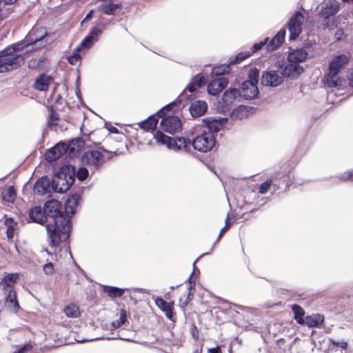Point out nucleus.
I'll use <instances>...</instances> for the list:
<instances>
[{
    "label": "nucleus",
    "instance_id": "1",
    "mask_svg": "<svg viewBox=\"0 0 353 353\" xmlns=\"http://www.w3.org/2000/svg\"><path fill=\"white\" fill-rule=\"evenodd\" d=\"M43 208L46 217L53 218V223L46 225L49 245L59 246L69 239L72 228L70 217L62 211V204L57 200L48 201Z\"/></svg>",
    "mask_w": 353,
    "mask_h": 353
},
{
    "label": "nucleus",
    "instance_id": "2",
    "mask_svg": "<svg viewBox=\"0 0 353 353\" xmlns=\"http://www.w3.org/2000/svg\"><path fill=\"white\" fill-rule=\"evenodd\" d=\"M26 48V43H17L0 51V73L19 68L24 63V56L19 53Z\"/></svg>",
    "mask_w": 353,
    "mask_h": 353
},
{
    "label": "nucleus",
    "instance_id": "3",
    "mask_svg": "<svg viewBox=\"0 0 353 353\" xmlns=\"http://www.w3.org/2000/svg\"><path fill=\"white\" fill-rule=\"evenodd\" d=\"M19 279L18 273H9L6 274L0 281V290L3 292L5 303L13 312L18 313L20 305L15 290V285Z\"/></svg>",
    "mask_w": 353,
    "mask_h": 353
},
{
    "label": "nucleus",
    "instance_id": "4",
    "mask_svg": "<svg viewBox=\"0 0 353 353\" xmlns=\"http://www.w3.org/2000/svg\"><path fill=\"white\" fill-rule=\"evenodd\" d=\"M75 181V167L71 165L61 166L52 181V188L56 192L68 191Z\"/></svg>",
    "mask_w": 353,
    "mask_h": 353
},
{
    "label": "nucleus",
    "instance_id": "5",
    "mask_svg": "<svg viewBox=\"0 0 353 353\" xmlns=\"http://www.w3.org/2000/svg\"><path fill=\"white\" fill-rule=\"evenodd\" d=\"M349 57L345 54L335 57L329 64V72L324 77L325 84L330 88H336L341 85L339 72L348 64Z\"/></svg>",
    "mask_w": 353,
    "mask_h": 353
},
{
    "label": "nucleus",
    "instance_id": "6",
    "mask_svg": "<svg viewBox=\"0 0 353 353\" xmlns=\"http://www.w3.org/2000/svg\"><path fill=\"white\" fill-rule=\"evenodd\" d=\"M112 152L103 148L90 149L85 151L81 156V162L83 165L94 170L99 169L106 161L112 158Z\"/></svg>",
    "mask_w": 353,
    "mask_h": 353
},
{
    "label": "nucleus",
    "instance_id": "7",
    "mask_svg": "<svg viewBox=\"0 0 353 353\" xmlns=\"http://www.w3.org/2000/svg\"><path fill=\"white\" fill-rule=\"evenodd\" d=\"M155 139L157 142L165 144L168 148L176 150L190 151L192 147V141L185 137H176L174 139L164 134L158 130L155 134Z\"/></svg>",
    "mask_w": 353,
    "mask_h": 353
},
{
    "label": "nucleus",
    "instance_id": "8",
    "mask_svg": "<svg viewBox=\"0 0 353 353\" xmlns=\"http://www.w3.org/2000/svg\"><path fill=\"white\" fill-rule=\"evenodd\" d=\"M216 138L210 132L203 131L192 140V147L195 150L201 152L210 151L214 146Z\"/></svg>",
    "mask_w": 353,
    "mask_h": 353
},
{
    "label": "nucleus",
    "instance_id": "9",
    "mask_svg": "<svg viewBox=\"0 0 353 353\" xmlns=\"http://www.w3.org/2000/svg\"><path fill=\"white\" fill-rule=\"evenodd\" d=\"M152 299L155 305L161 310L165 316L171 321L175 322L176 319V312H174V301H166L164 299L153 296Z\"/></svg>",
    "mask_w": 353,
    "mask_h": 353
},
{
    "label": "nucleus",
    "instance_id": "10",
    "mask_svg": "<svg viewBox=\"0 0 353 353\" xmlns=\"http://www.w3.org/2000/svg\"><path fill=\"white\" fill-rule=\"evenodd\" d=\"M48 35V32L45 27L38 26L36 23L35 26L29 32L25 39L21 41V43H26V48L29 46L37 43L44 39Z\"/></svg>",
    "mask_w": 353,
    "mask_h": 353
},
{
    "label": "nucleus",
    "instance_id": "11",
    "mask_svg": "<svg viewBox=\"0 0 353 353\" xmlns=\"http://www.w3.org/2000/svg\"><path fill=\"white\" fill-rule=\"evenodd\" d=\"M160 125L162 130L170 134L176 133L182 128L181 121L176 116H169L163 118Z\"/></svg>",
    "mask_w": 353,
    "mask_h": 353
},
{
    "label": "nucleus",
    "instance_id": "12",
    "mask_svg": "<svg viewBox=\"0 0 353 353\" xmlns=\"http://www.w3.org/2000/svg\"><path fill=\"white\" fill-rule=\"evenodd\" d=\"M172 105H173V104L167 105L163 109L159 111L156 114L152 115L145 121L139 123V127L145 131L155 130L159 121V119L164 115V110H170Z\"/></svg>",
    "mask_w": 353,
    "mask_h": 353
},
{
    "label": "nucleus",
    "instance_id": "13",
    "mask_svg": "<svg viewBox=\"0 0 353 353\" xmlns=\"http://www.w3.org/2000/svg\"><path fill=\"white\" fill-rule=\"evenodd\" d=\"M283 80L281 72L271 70L263 74L261 83L266 86L276 87L279 85Z\"/></svg>",
    "mask_w": 353,
    "mask_h": 353
},
{
    "label": "nucleus",
    "instance_id": "14",
    "mask_svg": "<svg viewBox=\"0 0 353 353\" xmlns=\"http://www.w3.org/2000/svg\"><path fill=\"white\" fill-rule=\"evenodd\" d=\"M68 150L69 145L68 144L63 142L58 143L46 152V159L50 162L56 161L69 152Z\"/></svg>",
    "mask_w": 353,
    "mask_h": 353
},
{
    "label": "nucleus",
    "instance_id": "15",
    "mask_svg": "<svg viewBox=\"0 0 353 353\" xmlns=\"http://www.w3.org/2000/svg\"><path fill=\"white\" fill-rule=\"evenodd\" d=\"M228 84V79L225 77H221L216 78L208 84V92L211 94L216 96L219 94Z\"/></svg>",
    "mask_w": 353,
    "mask_h": 353
},
{
    "label": "nucleus",
    "instance_id": "16",
    "mask_svg": "<svg viewBox=\"0 0 353 353\" xmlns=\"http://www.w3.org/2000/svg\"><path fill=\"white\" fill-rule=\"evenodd\" d=\"M53 81L54 79L52 76L46 73L41 74L36 78L33 84V88L36 90L46 92Z\"/></svg>",
    "mask_w": 353,
    "mask_h": 353
},
{
    "label": "nucleus",
    "instance_id": "17",
    "mask_svg": "<svg viewBox=\"0 0 353 353\" xmlns=\"http://www.w3.org/2000/svg\"><path fill=\"white\" fill-rule=\"evenodd\" d=\"M240 96L246 99H252L256 97L259 94V89L256 85L250 83V81H244L241 86Z\"/></svg>",
    "mask_w": 353,
    "mask_h": 353
},
{
    "label": "nucleus",
    "instance_id": "18",
    "mask_svg": "<svg viewBox=\"0 0 353 353\" xmlns=\"http://www.w3.org/2000/svg\"><path fill=\"white\" fill-rule=\"evenodd\" d=\"M29 219L31 221L43 225L47 221L46 214L44 210L41 206H35L31 208L29 211Z\"/></svg>",
    "mask_w": 353,
    "mask_h": 353
},
{
    "label": "nucleus",
    "instance_id": "19",
    "mask_svg": "<svg viewBox=\"0 0 353 353\" xmlns=\"http://www.w3.org/2000/svg\"><path fill=\"white\" fill-rule=\"evenodd\" d=\"M339 5L336 1H328L323 6L319 15L323 19H329L330 17L334 16L339 10Z\"/></svg>",
    "mask_w": 353,
    "mask_h": 353
},
{
    "label": "nucleus",
    "instance_id": "20",
    "mask_svg": "<svg viewBox=\"0 0 353 353\" xmlns=\"http://www.w3.org/2000/svg\"><path fill=\"white\" fill-rule=\"evenodd\" d=\"M226 121V119H216L212 117H207L203 119L204 125L208 128V132L212 134L221 130Z\"/></svg>",
    "mask_w": 353,
    "mask_h": 353
},
{
    "label": "nucleus",
    "instance_id": "21",
    "mask_svg": "<svg viewBox=\"0 0 353 353\" xmlns=\"http://www.w3.org/2000/svg\"><path fill=\"white\" fill-rule=\"evenodd\" d=\"M101 34V30L94 28L91 30L89 34L83 39V40L79 43L78 47L80 49H89L94 41H97L99 36Z\"/></svg>",
    "mask_w": 353,
    "mask_h": 353
},
{
    "label": "nucleus",
    "instance_id": "22",
    "mask_svg": "<svg viewBox=\"0 0 353 353\" xmlns=\"http://www.w3.org/2000/svg\"><path fill=\"white\" fill-rule=\"evenodd\" d=\"M303 72V68L295 63L287 64L281 72L283 77L294 79L298 77Z\"/></svg>",
    "mask_w": 353,
    "mask_h": 353
},
{
    "label": "nucleus",
    "instance_id": "23",
    "mask_svg": "<svg viewBox=\"0 0 353 353\" xmlns=\"http://www.w3.org/2000/svg\"><path fill=\"white\" fill-rule=\"evenodd\" d=\"M207 103L201 100L193 102L189 108L190 112L194 118L203 116L207 112Z\"/></svg>",
    "mask_w": 353,
    "mask_h": 353
},
{
    "label": "nucleus",
    "instance_id": "24",
    "mask_svg": "<svg viewBox=\"0 0 353 353\" xmlns=\"http://www.w3.org/2000/svg\"><path fill=\"white\" fill-rule=\"evenodd\" d=\"M285 35V30L281 29L267 44L268 51H274L283 43Z\"/></svg>",
    "mask_w": 353,
    "mask_h": 353
},
{
    "label": "nucleus",
    "instance_id": "25",
    "mask_svg": "<svg viewBox=\"0 0 353 353\" xmlns=\"http://www.w3.org/2000/svg\"><path fill=\"white\" fill-rule=\"evenodd\" d=\"M307 57V52L305 50L301 48L293 50L288 54V61L290 63H295L299 64V63L305 61Z\"/></svg>",
    "mask_w": 353,
    "mask_h": 353
},
{
    "label": "nucleus",
    "instance_id": "26",
    "mask_svg": "<svg viewBox=\"0 0 353 353\" xmlns=\"http://www.w3.org/2000/svg\"><path fill=\"white\" fill-rule=\"evenodd\" d=\"M59 120V109L57 108V101H55L49 107V115L47 121V125L50 128L56 126L58 125Z\"/></svg>",
    "mask_w": 353,
    "mask_h": 353
},
{
    "label": "nucleus",
    "instance_id": "27",
    "mask_svg": "<svg viewBox=\"0 0 353 353\" xmlns=\"http://www.w3.org/2000/svg\"><path fill=\"white\" fill-rule=\"evenodd\" d=\"M50 181L47 176L39 179L34 185V191L39 195H43L48 192Z\"/></svg>",
    "mask_w": 353,
    "mask_h": 353
},
{
    "label": "nucleus",
    "instance_id": "28",
    "mask_svg": "<svg viewBox=\"0 0 353 353\" xmlns=\"http://www.w3.org/2000/svg\"><path fill=\"white\" fill-rule=\"evenodd\" d=\"M324 321V316L320 314H313L306 316L303 321V325L310 327H316L321 325Z\"/></svg>",
    "mask_w": 353,
    "mask_h": 353
},
{
    "label": "nucleus",
    "instance_id": "29",
    "mask_svg": "<svg viewBox=\"0 0 353 353\" xmlns=\"http://www.w3.org/2000/svg\"><path fill=\"white\" fill-rule=\"evenodd\" d=\"M81 197L79 194H74L71 195L65 202V210L66 214H74L75 212V208L79 205V201Z\"/></svg>",
    "mask_w": 353,
    "mask_h": 353
},
{
    "label": "nucleus",
    "instance_id": "30",
    "mask_svg": "<svg viewBox=\"0 0 353 353\" xmlns=\"http://www.w3.org/2000/svg\"><path fill=\"white\" fill-rule=\"evenodd\" d=\"M240 93L241 91L236 88H229L224 92L222 100L225 104H230L240 95Z\"/></svg>",
    "mask_w": 353,
    "mask_h": 353
},
{
    "label": "nucleus",
    "instance_id": "31",
    "mask_svg": "<svg viewBox=\"0 0 353 353\" xmlns=\"http://www.w3.org/2000/svg\"><path fill=\"white\" fill-rule=\"evenodd\" d=\"M63 312L68 318H78L81 315L79 307L77 305L70 303L65 306Z\"/></svg>",
    "mask_w": 353,
    "mask_h": 353
},
{
    "label": "nucleus",
    "instance_id": "32",
    "mask_svg": "<svg viewBox=\"0 0 353 353\" xmlns=\"http://www.w3.org/2000/svg\"><path fill=\"white\" fill-rule=\"evenodd\" d=\"M103 292L106 293L110 298L114 299L122 296L125 293V290L117 287L104 285Z\"/></svg>",
    "mask_w": 353,
    "mask_h": 353
},
{
    "label": "nucleus",
    "instance_id": "33",
    "mask_svg": "<svg viewBox=\"0 0 353 353\" xmlns=\"http://www.w3.org/2000/svg\"><path fill=\"white\" fill-rule=\"evenodd\" d=\"M291 309L294 314V319L299 324L303 325V321L305 320V311L303 308L297 304H293L291 305Z\"/></svg>",
    "mask_w": 353,
    "mask_h": 353
},
{
    "label": "nucleus",
    "instance_id": "34",
    "mask_svg": "<svg viewBox=\"0 0 353 353\" xmlns=\"http://www.w3.org/2000/svg\"><path fill=\"white\" fill-rule=\"evenodd\" d=\"M121 3H113L103 4L101 6V10L103 12L108 15L115 14L118 13L121 10Z\"/></svg>",
    "mask_w": 353,
    "mask_h": 353
},
{
    "label": "nucleus",
    "instance_id": "35",
    "mask_svg": "<svg viewBox=\"0 0 353 353\" xmlns=\"http://www.w3.org/2000/svg\"><path fill=\"white\" fill-rule=\"evenodd\" d=\"M248 117V109L245 105H239L233 110L231 117L233 119L241 120Z\"/></svg>",
    "mask_w": 353,
    "mask_h": 353
},
{
    "label": "nucleus",
    "instance_id": "36",
    "mask_svg": "<svg viewBox=\"0 0 353 353\" xmlns=\"http://www.w3.org/2000/svg\"><path fill=\"white\" fill-rule=\"evenodd\" d=\"M194 285H192V282H190V285L188 288V292L185 296V298L183 299V298H180L179 303H180V307L183 309L186 307L190 303V301L192 300L194 297Z\"/></svg>",
    "mask_w": 353,
    "mask_h": 353
},
{
    "label": "nucleus",
    "instance_id": "37",
    "mask_svg": "<svg viewBox=\"0 0 353 353\" xmlns=\"http://www.w3.org/2000/svg\"><path fill=\"white\" fill-rule=\"evenodd\" d=\"M301 24L302 23H288L290 40H295L299 36L302 31Z\"/></svg>",
    "mask_w": 353,
    "mask_h": 353
},
{
    "label": "nucleus",
    "instance_id": "38",
    "mask_svg": "<svg viewBox=\"0 0 353 353\" xmlns=\"http://www.w3.org/2000/svg\"><path fill=\"white\" fill-rule=\"evenodd\" d=\"M17 196L14 186H9L7 190L2 192V198L7 202H14Z\"/></svg>",
    "mask_w": 353,
    "mask_h": 353
},
{
    "label": "nucleus",
    "instance_id": "39",
    "mask_svg": "<svg viewBox=\"0 0 353 353\" xmlns=\"http://www.w3.org/2000/svg\"><path fill=\"white\" fill-rule=\"evenodd\" d=\"M69 153H72L75 150H79L84 145V141L81 138H77L70 141L69 144Z\"/></svg>",
    "mask_w": 353,
    "mask_h": 353
},
{
    "label": "nucleus",
    "instance_id": "40",
    "mask_svg": "<svg viewBox=\"0 0 353 353\" xmlns=\"http://www.w3.org/2000/svg\"><path fill=\"white\" fill-rule=\"evenodd\" d=\"M5 224L7 226L6 231V236L8 240H12L14 232V220L12 218H8L5 220Z\"/></svg>",
    "mask_w": 353,
    "mask_h": 353
},
{
    "label": "nucleus",
    "instance_id": "41",
    "mask_svg": "<svg viewBox=\"0 0 353 353\" xmlns=\"http://www.w3.org/2000/svg\"><path fill=\"white\" fill-rule=\"evenodd\" d=\"M127 321V312L125 309H121L120 311L119 319L112 323L113 329H117L123 325Z\"/></svg>",
    "mask_w": 353,
    "mask_h": 353
},
{
    "label": "nucleus",
    "instance_id": "42",
    "mask_svg": "<svg viewBox=\"0 0 353 353\" xmlns=\"http://www.w3.org/2000/svg\"><path fill=\"white\" fill-rule=\"evenodd\" d=\"M252 55V52H239L236 54V56L235 57L234 59H233L232 60H231L230 61V65H235V64H237V63H241V61H243V60L246 59L247 58L251 57Z\"/></svg>",
    "mask_w": 353,
    "mask_h": 353
},
{
    "label": "nucleus",
    "instance_id": "43",
    "mask_svg": "<svg viewBox=\"0 0 353 353\" xmlns=\"http://www.w3.org/2000/svg\"><path fill=\"white\" fill-rule=\"evenodd\" d=\"M259 71L256 68L250 69L248 72V79L246 81H250L252 84L257 85L259 81Z\"/></svg>",
    "mask_w": 353,
    "mask_h": 353
},
{
    "label": "nucleus",
    "instance_id": "44",
    "mask_svg": "<svg viewBox=\"0 0 353 353\" xmlns=\"http://www.w3.org/2000/svg\"><path fill=\"white\" fill-rule=\"evenodd\" d=\"M80 49L78 46L75 48L72 52V54L68 57V61L70 64H76L81 59Z\"/></svg>",
    "mask_w": 353,
    "mask_h": 353
},
{
    "label": "nucleus",
    "instance_id": "45",
    "mask_svg": "<svg viewBox=\"0 0 353 353\" xmlns=\"http://www.w3.org/2000/svg\"><path fill=\"white\" fill-rule=\"evenodd\" d=\"M88 169L84 167L79 168L77 171L75 170V176L81 181L85 180L88 176Z\"/></svg>",
    "mask_w": 353,
    "mask_h": 353
},
{
    "label": "nucleus",
    "instance_id": "46",
    "mask_svg": "<svg viewBox=\"0 0 353 353\" xmlns=\"http://www.w3.org/2000/svg\"><path fill=\"white\" fill-rule=\"evenodd\" d=\"M305 20V17L301 11L296 12L290 18L288 22H303Z\"/></svg>",
    "mask_w": 353,
    "mask_h": 353
},
{
    "label": "nucleus",
    "instance_id": "47",
    "mask_svg": "<svg viewBox=\"0 0 353 353\" xmlns=\"http://www.w3.org/2000/svg\"><path fill=\"white\" fill-rule=\"evenodd\" d=\"M329 343L333 347H340L343 350H346L348 346L347 343L345 341H336L333 339H329Z\"/></svg>",
    "mask_w": 353,
    "mask_h": 353
},
{
    "label": "nucleus",
    "instance_id": "48",
    "mask_svg": "<svg viewBox=\"0 0 353 353\" xmlns=\"http://www.w3.org/2000/svg\"><path fill=\"white\" fill-rule=\"evenodd\" d=\"M231 225H232V223L230 221V217H229V215L228 214V216L225 219V225L221 230L216 242H217L220 240V239L222 237V236L224 234V233L230 229V228L231 227Z\"/></svg>",
    "mask_w": 353,
    "mask_h": 353
},
{
    "label": "nucleus",
    "instance_id": "49",
    "mask_svg": "<svg viewBox=\"0 0 353 353\" xmlns=\"http://www.w3.org/2000/svg\"><path fill=\"white\" fill-rule=\"evenodd\" d=\"M192 82L197 88H201L205 83V78L201 74H197L192 79Z\"/></svg>",
    "mask_w": 353,
    "mask_h": 353
},
{
    "label": "nucleus",
    "instance_id": "50",
    "mask_svg": "<svg viewBox=\"0 0 353 353\" xmlns=\"http://www.w3.org/2000/svg\"><path fill=\"white\" fill-rule=\"evenodd\" d=\"M272 185V181L271 180H267L263 183H261L259 188V192L261 194H265L266 193L268 190L270 189V186Z\"/></svg>",
    "mask_w": 353,
    "mask_h": 353
},
{
    "label": "nucleus",
    "instance_id": "51",
    "mask_svg": "<svg viewBox=\"0 0 353 353\" xmlns=\"http://www.w3.org/2000/svg\"><path fill=\"white\" fill-rule=\"evenodd\" d=\"M231 65H221L220 67H217L213 69V72H214L217 75L223 74L225 72H229L230 66Z\"/></svg>",
    "mask_w": 353,
    "mask_h": 353
},
{
    "label": "nucleus",
    "instance_id": "52",
    "mask_svg": "<svg viewBox=\"0 0 353 353\" xmlns=\"http://www.w3.org/2000/svg\"><path fill=\"white\" fill-rule=\"evenodd\" d=\"M43 270L46 274H52L54 272V265L52 263L49 262L43 266Z\"/></svg>",
    "mask_w": 353,
    "mask_h": 353
},
{
    "label": "nucleus",
    "instance_id": "53",
    "mask_svg": "<svg viewBox=\"0 0 353 353\" xmlns=\"http://www.w3.org/2000/svg\"><path fill=\"white\" fill-rule=\"evenodd\" d=\"M190 332L192 336V338L195 341H198L199 339V332L195 324H192L190 327Z\"/></svg>",
    "mask_w": 353,
    "mask_h": 353
},
{
    "label": "nucleus",
    "instance_id": "54",
    "mask_svg": "<svg viewBox=\"0 0 353 353\" xmlns=\"http://www.w3.org/2000/svg\"><path fill=\"white\" fill-rule=\"evenodd\" d=\"M268 38H266L264 39V41H260L259 43H255L253 47H252V50L250 51L252 52V54L258 51L259 50L261 49L263 46H264L265 45L267 44V42H268Z\"/></svg>",
    "mask_w": 353,
    "mask_h": 353
},
{
    "label": "nucleus",
    "instance_id": "55",
    "mask_svg": "<svg viewBox=\"0 0 353 353\" xmlns=\"http://www.w3.org/2000/svg\"><path fill=\"white\" fill-rule=\"evenodd\" d=\"M32 349V346L30 343L24 344L22 347H21L17 351H15L12 353H26L28 352L31 351Z\"/></svg>",
    "mask_w": 353,
    "mask_h": 353
},
{
    "label": "nucleus",
    "instance_id": "56",
    "mask_svg": "<svg viewBox=\"0 0 353 353\" xmlns=\"http://www.w3.org/2000/svg\"><path fill=\"white\" fill-rule=\"evenodd\" d=\"M208 353H222V351L220 346H216L215 347L209 348Z\"/></svg>",
    "mask_w": 353,
    "mask_h": 353
},
{
    "label": "nucleus",
    "instance_id": "57",
    "mask_svg": "<svg viewBox=\"0 0 353 353\" xmlns=\"http://www.w3.org/2000/svg\"><path fill=\"white\" fill-rule=\"evenodd\" d=\"M197 88H198L191 81L187 86L186 90H188L190 92L192 93L195 92Z\"/></svg>",
    "mask_w": 353,
    "mask_h": 353
},
{
    "label": "nucleus",
    "instance_id": "58",
    "mask_svg": "<svg viewBox=\"0 0 353 353\" xmlns=\"http://www.w3.org/2000/svg\"><path fill=\"white\" fill-rule=\"evenodd\" d=\"M93 13H94V11L93 10H90L87 14V15L85 16V17L84 18V19L81 22H85V21L90 20L91 19V17H92Z\"/></svg>",
    "mask_w": 353,
    "mask_h": 353
},
{
    "label": "nucleus",
    "instance_id": "59",
    "mask_svg": "<svg viewBox=\"0 0 353 353\" xmlns=\"http://www.w3.org/2000/svg\"><path fill=\"white\" fill-rule=\"evenodd\" d=\"M349 83H350V85L351 87H353V69L352 70V71L350 74Z\"/></svg>",
    "mask_w": 353,
    "mask_h": 353
},
{
    "label": "nucleus",
    "instance_id": "60",
    "mask_svg": "<svg viewBox=\"0 0 353 353\" xmlns=\"http://www.w3.org/2000/svg\"><path fill=\"white\" fill-rule=\"evenodd\" d=\"M109 131L111 132V133H114V134H117L119 133V130L114 127V126H111L110 128H109Z\"/></svg>",
    "mask_w": 353,
    "mask_h": 353
},
{
    "label": "nucleus",
    "instance_id": "61",
    "mask_svg": "<svg viewBox=\"0 0 353 353\" xmlns=\"http://www.w3.org/2000/svg\"><path fill=\"white\" fill-rule=\"evenodd\" d=\"M343 34V32L342 30H339L336 32V36L337 39H340L341 37Z\"/></svg>",
    "mask_w": 353,
    "mask_h": 353
},
{
    "label": "nucleus",
    "instance_id": "62",
    "mask_svg": "<svg viewBox=\"0 0 353 353\" xmlns=\"http://www.w3.org/2000/svg\"><path fill=\"white\" fill-rule=\"evenodd\" d=\"M17 0H3L6 4H12L14 3Z\"/></svg>",
    "mask_w": 353,
    "mask_h": 353
},
{
    "label": "nucleus",
    "instance_id": "63",
    "mask_svg": "<svg viewBox=\"0 0 353 353\" xmlns=\"http://www.w3.org/2000/svg\"><path fill=\"white\" fill-rule=\"evenodd\" d=\"M170 296V292H168L165 294V299H169Z\"/></svg>",
    "mask_w": 353,
    "mask_h": 353
},
{
    "label": "nucleus",
    "instance_id": "64",
    "mask_svg": "<svg viewBox=\"0 0 353 353\" xmlns=\"http://www.w3.org/2000/svg\"><path fill=\"white\" fill-rule=\"evenodd\" d=\"M343 1H345V2L353 3V0H343Z\"/></svg>",
    "mask_w": 353,
    "mask_h": 353
}]
</instances>
